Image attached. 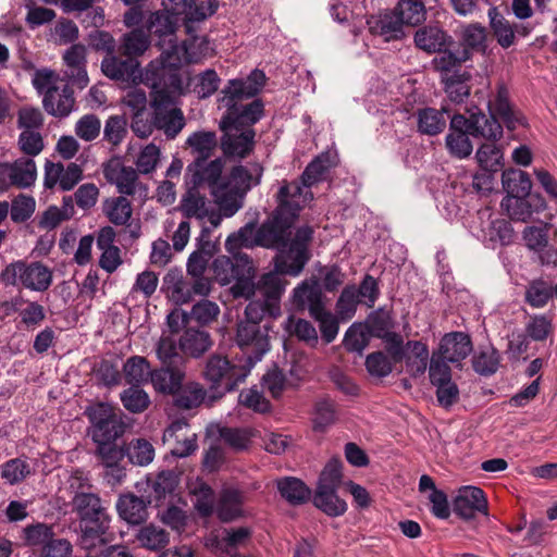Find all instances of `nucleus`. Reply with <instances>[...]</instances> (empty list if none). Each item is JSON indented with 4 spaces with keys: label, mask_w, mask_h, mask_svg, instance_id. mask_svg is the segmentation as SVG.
<instances>
[{
    "label": "nucleus",
    "mask_w": 557,
    "mask_h": 557,
    "mask_svg": "<svg viewBox=\"0 0 557 557\" xmlns=\"http://www.w3.org/2000/svg\"><path fill=\"white\" fill-rule=\"evenodd\" d=\"M312 198V193H302L297 181L283 182L276 194V209L258 227L259 246L276 249L275 269L289 276H298L310 259L309 245L313 236L312 227L301 226L297 228L290 240L289 237L300 210Z\"/></svg>",
    "instance_id": "f257e3e1"
},
{
    "label": "nucleus",
    "mask_w": 557,
    "mask_h": 557,
    "mask_svg": "<svg viewBox=\"0 0 557 557\" xmlns=\"http://www.w3.org/2000/svg\"><path fill=\"white\" fill-rule=\"evenodd\" d=\"M267 76L263 71L255 69L244 78L230 79L221 90L219 102L226 109L221 121L243 128H252L264 113L261 99H253L249 103L245 100L256 97L263 88Z\"/></svg>",
    "instance_id": "f03ea898"
},
{
    "label": "nucleus",
    "mask_w": 557,
    "mask_h": 557,
    "mask_svg": "<svg viewBox=\"0 0 557 557\" xmlns=\"http://www.w3.org/2000/svg\"><path fill=\"white\" fill-rule=\"evenodd\" d=\"M198 46H206L203 37H194L183 45H178L175 38L168 40V48L162 49L160 58L151 61L146 67L144 83L151 89L166 88L172 91H182L183 82L180 67L183 63H197L203 58V52L194 51Z\"/></svg>",
    "instance_id": "7ed1b4c3"
},
{
    "label": "nucleus",
    "mask_w": 557,
    "mask_h": 557,
    "mask_svg": "<svg viewBox=\"0 0 557 557\" xmlns=\"http://www.w3.org/2000/svg\"><path fill=\"white\" fill-rule=\"evenodd\" d=\"M73 512L81 529L79 547L85 554L97 556L108 541L111 517L98 494L79 492L72 499Z\"/></svg>",
    "instance_id": "20e7f679"
},
{
    "label": "nucleus",
    "mask_w": 557,
    "mask_h": 557,
    "mask_svg": "<svg viewBox=\"0 0 557 557\" xmlns=\"http://www.w3.org/2000/svg\"><path fill=\"white\" fill-rule=\"evenodd\" d=\"M219 256L212 262V271L216 282L224 286L234 282L231 287L235 298L249 299L253 295L255 267L252 260L242 252Z\"/></svg>",
    "instance_id": "39448f33"
},
{
    "label": "nucleus",
    "mask_w": 557,
    "mask_h": 557,
    "mask_svg": "<svg viewBox=\"0 0 557 557\" xmlns=\"http://www.w3.org/2000/svg\"><path fill=\"white\" fill-rule=\"evenodd\" d=\"M181 92L166 88L151 89L152 125L168 139H174L185 126L183 111L174 106V96Z\"/></svg>",
    "instance_id": "423d86ee"
},
{
    "label": "nucleus",
    "mask_w": 557,
    "mask_h": 557,
    "mask_svg": "<svg viewBox=\"0 0 557 557\" xmlns=\"http://www.w3.org/2000/svg\"><path fill=\"white\" fill-rule=\"evenodd\" d=\"M7 285H22L23 287L45 292L52 283V272L41 262L15 261L8 264L0 275Z\"/></svg>",
    "instance_id": "0eeeda50"
},
{
    "label": "nucleus",
    "mask_w": 557,
    "mask_h": 557,
    "mask_svg": "<svg viewBox=\"0 0 557 557\" xmlns=\"http://www.w3.org/2000/svg\"><path fill=\"white\" fill-rule=\"evenodd\" d=\"M86 413L90 421L89 434L95 444L116 442L124 434L125 424L111 406L100 403L88 408Z\"/></svg>",
    "instance_id": "6e6552de"
},
{
    "label": "nucleus",
    "mask_w": 557,
    "mask_h": 557,
    "mask_svg": "<svg viewBox=\"0 0 557 557\" xmlns=\"http://www.w3.org/2000/svg\"><path fill=\"white\" fill-rule=\"evenodd\" d=\"M469 116L454 114L451 126L456 128L466 127L467 132L474 138H482L486 141H498L504 134L503 126L493 113L486 115L478 107L468 109Z\"/></svg>",
    "instance_id": "1a4fd4ad"
},
{
    "label": "nucleus",
    "mask_w": 557,
    "mask_h": 557,
    "mask_svg": "<svg viewBox=\"0 0 557 557\" xmlns=\"http://www.w3.org/2000/svg\"><path fill=\"white\" fill-rule=\"evenodd\" d=\"M246 376L247 371L243 367L233 364L222 355L210 356L203 369V377L211 387H222L226 392L233 391Z\"/></svg>",
    "instance_id": "9d476101"
},
{
    "label": "nucleus",
    "mask_w": 557,
    "mask_h": 557,
    "mask_svg": "<svg viewBox=\"0 0 557 557\" xmlns=\"http://www.w3.org/2000/svg\"><path fill=\"white\" fill-rule=\"evenodd\" d=\"M225 161L222 158L214 160H194L187 165L185 183L191 187L207 186L210 194L225 186L226 175H223Z\"/></svg>",
    "instance_id": "9b49d317"
},
{
    "label": "nucleus",
    "mask_w": 557,
    "mask_h": 557,
    "mask_svg": "<svg viewBox=\"0 0 557 557\" xmlns=\"http://www.w3.org/2000/svg\"><path fill=\"white\" fill-rule=\"evenodd\" d=\"M219 127L223 133L221 149L226 157L243 159L252 151L256 136L253 128H243L221 120Z\"/></svg>",
    "instance_id": "f8f14e48"
},
{
    "label": "nucleus",
    "mask_w": 557,
    "mask_h": 557,
    "mask_svg": "<svg viewBox=\"0 0 557 557\" xmlns=\"http://www.w3.org/2000/svg\"><path fill=\"white\" fill-rule=\"evenodd\" d=\"M284 273L274 271L264 273L257 283L253 282V296L267 301L270 308V317L276 319L281 315V299L285 293L287 281L282 277Z\"/></svg>",
    "instance_id": "ddd939ff"
},
{
    "label": "nucleus",
    "mask_w": 557,
    "mask_h": 557,
    "mask_svg": "<svg viewBox=\"0 0 557 557\" xmlns=\"http://www.w3.org/2000/svg\"><path fill=\"white\" fill-rule=\"evenodd\" d=\"M37 176V169L33 158L23 157L12 163L0 164V189L10 185L20 188L32 186Z\"/></svg>",
    "instance_id": "4468645a"
},
{
    "label": "nucleus",
    "mask_w": 557,
    "mask_h": 557,
    "mask_svg": "<svg viewBox=\"0 0 557 557\" xmlns=\"http://www.w3.org/2000/svg\"><path fill=\"white\" fill-rule=\"evenodd\" d=\"M454 512L462 519L469 520L480 512L487 515V499L483 490L476 486H462L453 502Z\"/></svg>",
    "instance_id": "2eb2a0df"
},
{
    "label": "nucleus",
    "mask_w": 557,
    "mask_h": 557,
    "mask_svg": "<svg viewBox=\"0 0 557 557\" xmlns=\"http://www.w3.org/2000/svg\"><path fill=\"white\" fill-rule=\"evenodd\" d=\"M236 342L242 349H251L258 360L270 349L268 327L251 322L238 323Z\"/></svg>",
    "instance_id": "dca6fc26"
},
{
    "label": "nucleus",
    "mask_w": 557,
    "mask_h": 557,
    "mask_svg": "<svg viewBox=\"0 0 557 557\" xmlns=\"http://www.w3.org/2000/svg\"><path fill=\"white\" fill-rule=\"evenodd\" d=\"M86 54L87 48L82 44L72 45L63 53V62L66 67L64 75L72 85L81 89L85 88L89 83L86 70Z\"/></svg>",
    "instance_id": "f3484780"
},
{
    "label": "nucleus",
    "mask_w": 557,
    "mask_h": 557,
    "mask_svg": "<svg viewBox=\"0 0 557 557\" xmlns=\"http://www.w3.org/2000/svg\"><path fill=\"white\" fill-rule=\"evenodd\" d=\"M101 71L108 78L122 83H136L140 78L139 62L136 59H122L113 53L103 58Z\"/></svg>",
    "instance_id": "a211bd4d"
},
{
    "label": "nucleus",
    "mask_w": 557,
    "mask_h": 557,
    "mask_svg": "<svg viewBox=\"0 0 557 557\" xmlns=\"http://www.w3.org/2000/svg\"><path fill=\"white\" fill-rule=\"evenodd\" d=\"M292 304L298 311L308 310L310 317L324 309L323 294L315 280L304 281L294 288Z\"/></svg>",
    "instance_id": "6ab92c4d"
},
{
    "label": "nucleus",
    "mask_w": 557,
    "mask_h": 557,
    "mask_svg": "<svg viewBox=\"0 0 557 557\" xmlns=\"http://www.w3.org/2000/svg\"><path fill=\"white\" fill-rule=\"evenodd\" d=\"M106 177L116 185L117 191L122 195L133 196L135 194L146 195L147 187L138 180V173L132 166L108 165L104 169Z\"/></svg>",
    "instance_id": "aec40b11"
},
{
    "label": "nucleus",
    "mask_w": 557,
    "mask_h": 557,
    "mask_svg": "<svg viewBox=\"0 0 557 557\" xmlns=\"http://www.w3.org/2000/svg\"><path fill=\"white\" fill-rule=\"evenodd\" d=\"M416 46L428 52H442L444 48H448L453 42V37L437 24H429L418 28L413 37Z\"/></svg>",
    "instance_id": "412c9836"
},
{
    "label": "nucleus",
    "mask_w": 557,
    "mask_h": 557,
    "mask_svg": "<svg viewBox=\"0 0 557 557\" xmlns=\"http://www.w3.org/2000/svg\"><path fill=\"white\" fill-rule=\"evenodd\" d=\"M262 174L263 168L259 163H251L248 168L236 165L226 175L225 185L246 196L253 186L260 184Z\"/></svg>",
    "instance_id": "4be33fe9"
},
{
    "label": "nucleus",
    "mask_w": 557,
    "mask_h": 557,
    "mask_svg": "<svg viewBox=\"0 0 557 557\" xmlns=\"http://www.w3.org/2000/svg\"><path fill=\"white\" fill-rule=\"evenodd\" d=\"M472 351V343L467 334L454 332L446 334L440 343L436 352L442 359L455 363L467 358Z\"/></svg>",
    "instance_id": "5701e85b"
},
{
    "label": "nucleus",
    "mask_w": 557,
    "mask_h": 557,
    "mask_svg": "<svg viewBox=\"0 0 557 557\" xmlns=\"http://www.w3.org/2000/svg\"><path fill=\"white\" fill-rule=\"evenodd\" d=\"M193 282L188 283L183 278L176 280L170 287L171 297L177 304L189 302L195 295L206 297L211 292V281L205 275L191 276Z\"/></svg>",
    "instance_id": "b1692460"
},
{
    "label": "nucleus",
    "mask_w": 557,
    "mask_h": 557,
    "mask_svg": "<svg viewBox=\"0 0 557 557\" xmlns=\"http://www.w3.org/2000/svg\"><path fill=\"white\" fill-rule=\"evenodd\" d=\"M42 106L45 110L55 117H65L74 109L75 98L73 90L69 86L62 89H50L44 95Z\"/></svg>",
    "instance_id": "393cba45"
},
{
    "label": "nucleus",
    "mask_w": 557,
    "mask_h": 557,
    "mask_svg": "<svg viewBox=\"0 0 557 557\" xmlns=\"http://www.w3.org/2000/svg\"><path fill=\"white\" fill-rule=\"evenodd\" d=\"M185 373L176 366H163L152 371L150 382L154 389L166 395H175L182 387Z\"/></svg>",
    "instance_id": "a878e982"
},
{
    "label": "nucleus",
    "mask_w": 557,
    "mask_h": 557,
    "mask_svg": "<svg viewBox=\"0 0 557 557\" xmlns=\"http://www.w3.org/2000/svg\"><path fill=\"white\" fill-rule=\"evenodd\" d=\"M335 162L330 153H321L314 158L305 169L301 174V183L297 182L302 189V193H311L309 188L317 183L326 180Z\"/></svg>",
    "instance_id": "bb28decb"
},
{
    "label": "nucleus",
    "mask_w": 557,
    "mask_h": 557,
    "mask_svg": "<svg viewBox=\"0 0 557 557\" xmlns=\"http://www.w3.org/2000/svg\"><path fill=\"white\" fill-rule=\"evenodd\" d=\"M116 510L121 519L134 525L143 523L148 516L146 502L134 494L121 495Z\"/></svg>",
    "instance_id": "cd10ccee"
},
{
    "label": "nucleus",
    "mask_w": 557,
    "mask_h": 557,
    "mask_svg": "<svg viewBox=\"0 0 557 557\" xmlns=\"http://www.w3.org/2000/svg\"><path fill=\"white\" fill-rule=\"evenodd\" d=\"M369 24L371 32L383 37L385 41L397 40L405 35V24L394 10L382 14Z\"/></svg>",
    "instance_id": "c85d7f7f"
},
{
    "label": "nucleus",
    "mask_w": 557,
    "mask_h": 557,
    "mask_svg": "<svg viewBox=\"0 0 557 557\" xmlns=\"http://www.w3.org/2000/svg\"><path fill=\"white\" fill-rule=\"evenodd\" d=\"M212 345V341L208 332L188 327L180 338L181 350L190 357L199 358Z\"/></svg>",
    "instance_id": "c756f323"
},
{
    "label": "nucleus",
    "mask_w": 557,
    "mask_h": 557,
    "mask_svg": "<svg viewBox=\"0 0 557 557\" xmlns=\"http://www.w3.org/2000/svg\"><path fill=\"white\" fill-rule=\"evenodd\" d=\"M404 360L406 362L407 372L411 376L417 377L422 375L428 368V346L419 341L407 342Z\"/></svg>",
    "instance_id": "7c9ffc66"
},
{
    "label": "nucleus",
    "mask_w": 557,
    "mask_h": 557,
    "mask_svg": "<svg viewBox=\"0 0 557 557\" xmlns=\"http://www.w3.org/2000/svg\"><path fill=\"white\" fill-rule=\"evenodd\" d=\"M487 15L497 44L504 49L511 47L516 41L515 24L508 21L495 7L488 10Z\"/></svg>",
    "instance_id": "2f4dec72"
},
{
    "label": "nucleus",
    "mask_w": 557,
    "mask_h": 557,
    "mask_svg": "<svg viewBox=\"0 0 557 557\" xmlns=\"http://www.w3.org/2000/svg\"><path fill=\"white\" fill-rule=\"evenodd\" d=\"M281 496L292 505H302L310 499V488L299 479L285 476L276 481Z\"/></svg>",
    "instance_id": "473e14b6"
},
{
    "label": "nucleus",
    "mask_w": 557,
    "mask_h": 557,
    "mask_svg": "<svg viewBox=\"0 0 557 557\" xmlns=\"http://www.w3.org/2000/svg\"><path fill=\"white\" fill-rule=\"evenodd\" d=\"M470 73L466 71L455 72L450 76L442 77L444 90L451 102L461 103L470 96Z\"/></svg>",
    "instance_id": "72a5a7b5"
},
{
    "label": "nucleus",
    "mask_w": 557,
    "mask_h": 557,
    "mask_svg": "<svg viewBox=\"0 0 557 557\" xmlns=\"http://www.w3.org/2000/svg\"><path fill=\"white\" fill-rule=\"evenodd\" d=\"M187 187L188 189L181 201V210L187 219L195 218L199 221H203L211 206L206 196L200 194L197 187Z\"/></svg>",
    "instance_id": "f704fd0d"
},
{
    "label": "nucleus",
    "mask_w": 557,
    "mask_h": 557,
    "mask_svg": "<svg viewBox=\"0 0 557 557\" xmlns=\"http://www.w3.org/2000/svg\"><path fill=\"white\" fill-rule=\"evenodd\" d=\"M102 211L108 220L117 226L128 225L133 213L131 201L123 196L106 199Z\"/></svg>",
    "instance_id": "c9c22d12"
},
{
    "label": "nucleus",
    "mask_w": 557,
    "mask_h": 557,
    "mask_svg": "<svg viewBox=\"0 0 557 557\" xmlns=\"http://www.w3.org/2000/svg\"><path fill=\"white\" fill-rule=\"evenodd\" d=\"M338 488H317L313 504L317 508L331 517H338L346 512L347 504L337 495Z\"/></svg>",
    "instance_id": "e433bc0d"
},
{
    "label": "nucleus",
    "mask_w": 557,
    "mask_h": 557,
    "mask_svg": "<svg viewBox=\"0 0 557 557\" xmlns=\"http://www.w3.org/2000/svg\"><path fill=\"white\" fill-rule=\"evenodd\" d=\"M186 145L196 156L195 160H208L218 146V139L212 131H198L188 136Z\"/></svg>",
    "instance_id": "4c0bfd02"
},
{
    "label": "nucleus",
    "mask_w": 557,
    "mask_h": 557,
    "mask_svg": "<svg viewBox=\"0 0 557 557\" xmlns=\"http://www.w3.org/2000/svg\"><path fill=\"white\" fill-rule=\"evenodd\" d=\"M446 107L441 110L434 108H424L418 112V129L420 133L434 136L444 131L446 127V120L444 113H448Z\"/></svg>",
    "instance_id": "58836bf2"
},
{
    "label": "nucleus",
    "mask_w": 557,
    "mask_h": 557,
    "mask_svg": "<svg viewBox=\"0 0 557 557\" xmlns=\"http://www.w3.org/2000/svg\"><path fill=\"white\" fill-rule=\"evenodd\" d=\"M149 47V34L141 28H136L123 35L120 51L122 54L135 59L143 55Z\"/></svg>",
    "instance_id": "ea45409f"
},
{
    "label": "nucleus",
    "mask_w": 557,
    "mask_h": 557,
    "mask_svg": "<svg viewBox=\"0 0 557 557\" xmlns=\"http://www.w3.org/2000/svg\"><path fill=\"white\" fill-rule=\"evenodd\" d=\"M438 54L432 60L433 69L436 72H440L443 76H450L449 73L458 72L457 67H459L465 61L469 59V51L466 49L454 52L448 48H444L442 52H437Z\"/></svg>",
    "instance_id": "a19ab883"
},
{
    "label": "nucleus",
    "mask_w": 557,
    "mask_h": 557,
    "mask_svg": "<svg viewBox=\"0 0 557 557\" xmlns=\"http://www.w3.org/2000/svg\"><path fill=\"white\" fill-rule=\"evenodd\" d=\"M259 228L253 223H247L237 232L231 234L225 240V249L230 253L238 252L237 250L245 248H253L259 246Z\"/></svg>",
    "instance_id": "79ce46f5"
},
{
    "label": "nucleus",
    "mask_w": 557,
    "mask_h": 557,
    "mask_svg": "<svg viewBox=\"0 0 557 557\" xmlns=\"http://www.w3.org/2000/svg\"><path fill=\"white\" fill-rule=\"evenodd\" d=\"M148 30L158 37L175 38L177 28V16L169 10H159L150 14L148 20Z\"/></svg>",
    "instance_id": "37998d69"
},
{
    "label": "nucleus",
    "mask_w": 557,
    "mask_h": 557,
    "mask_svg": "<svg viewBox=\"0 0 557 557\" xmlns=\"http://www.w3.org/2000/svg\"><path fill=\"white\" fill-rule=\"evenodd\" d=\"M153 370L145 357L133 356L123 366V373L128 384L140 385L150 380Z\"/></svg>",
    "instance_id": "c03bdc74"
},
{
    "label": "nucleus",
    "mask_w": 557,
    "mask_h": 557,
    "mask_svg": "<svg viewBox=\"0 0 557 557\" xmlns=\"http://www.w3.org/2000/svg\"><path fill=\"white\" fill-rule=\"evenodd\" d=\"M503 186L507 196L528 197L532 188V182L527 172L510 170L503 173Z\"/></svg>",
    "instance_id": "a18cd8bd"
},
{
    "label": "nucleus",
    "mask_w": 557,
    "mask_h": 557,
    "mask_svg": "<svg viewBox=\"0 0 557 557\" xmlns=\"http://www.w3.org/2000/svg\"><path fill=\"white\" fill-rule=\"evenodd\" d=\"M471 136L466 127L456 128L450 125L449 133L446 136V147L449 153L458 159L468 158L473 150Z\"/></svg>",
    "instance_id": "49530a36"
},
{
    "label": "nucleus",
    "mask_w": 557,
    "mask_h": 557,
    "mask_svg": "<svg viewBox=\"0 0 557 557\" xmlns=\"http://www.w3.org/2000/svg\"><path fill=\"white\" fill-rule=\"evenodd\" d=\"M211 196L218 209L223 212L225 218L233 216L244 205L245 196L240 193L230 189L226 185L213 191Z\"/></svg>",
    "instance_id": "de8ad7c7"
},
{
    "label": "nucleus",
    "mask_w": 557,
    "mask_h": 557,
    "mask_svg": "<svg viewBox=\"0 0 557 557\" xmlns=\"http://www.w3.org/2000/svg\"><path fill=\"white\" fill-rule=\"evenodd\" d=\"M503 149L496 141L482 144L475 153L479 165L490 172H497L503 166Z\"/></svg>",
    "instance_id": "09e8293b"
},
{
    "label": "nucleus",
    "mask_w": 557,
    "mask_h": 557,
    "mask_svg": "<svg viewBox=\"0 0 557 557\" xmlns=\"http://www.w3.org/2000/svg\"><path fill=\"white\" fill-rule=\"evenodd\" d=\"M284 329L289 335L297 337L311 347L318 344L319 337L315 327L305 319L289 315L284 322Z\"/></svg>",
    "instance_id": "8fccbe9b"
},
{
    "label": "nucleus",
    "mask_w": 557,
    "mask_h": 557,
    "mask_svg": "<svg viewBox=\"0 0 557 557\" xmlns=\"http://www.w3.org/2000/svg\"><path fill=\"white\" fill-rule=\"evenodd\" d=\"M206 389L196 382L182 385L181 389L174 395V404L180 409L189 410L202 404L206 397Z\"/></svg>",
    "instance_id": "3c124183"
},
{
    "label": "nucleus",
    "mask_w": 557,
    "mask_h": 557,
    "mask_svg": "<svg viewBox=\"0 0 557 557\" xmlns=\"http://www.w3.org/2000/svg\"><path fill=\"white\" fill-rule=\"evenodd\" d=\"M125 454L131 463L144 467L153 460L154 448L149 441L145 438H137L126 445Z\"/></svg>",
    "instance_id": "603ef678"
},
{
    "label": "nucleus",
    "mask_w": 557,
    "mask_h": 557,
    "mask_svg": "<svg viewBox=\"0 0 557 557\" xmlns=\"http://www.w3.org/2000/svg\"><path fill=\"white\" fill-rule=\"evenodd\" d=\"M394 11L405 25H418L425 20V7L420 0H399Z\"/></svg>",
    "instance_id": "864d4df0"
},
{
    "label": "nucleus",
    "mask_w": 557,
    "mask_h": 557,
    "mask_svg": "<svg viewBox=\"0 0 557 557\" xmlns=\"http://www.w3.org/2000/svg\"><path fill=\"white\" fill-rule=\"evenodd\" d=\"M53 527L37 522L30 525H27L23 529L22 539L25 545L28 546H42V548L49 544V542H53Z\"/></svg>",
    "instance_id": "5fc2aeb1"
},
{
    "label": "nucleus",
    "mask_w": 557,
    "mask_h": 557,
    "mask_svg": "<svg viewBox=\"0 0 557 557\" xmlns=\"http://www.w3.org/2000/svg\"><path fill=\"white\" fill-rule=\"evenodd\" d=\"M120 399L124 408L132 413H141L150 405L149 395L140 387V385H132L124 389Z\"/></svg>",
    "instance_id": "6e6d98bb"
},
{
    "label": "nucleus",
    "mask_w": 557,
    "mask_h": 557,
    "mask_svg": "<svg viewBox=\"0 0 557 557\" xmlns=\"http://www.w3.org/2000/svg\"><path fill=\"white\" fill-rule=\"evenodd\" d=\"M242 494L237 490L223 491L219 505L218 516L222 521H232L240 515Z\"/></svg>",
    "instance_id": "4d7b16f0"
},
{
    "label": "nucleus",
    "mask_w": 557,
    "mask_h": 557,
    "mask_svg": "<svg viewBox=\"0 0 557 557\" xmlns=\"http://www.w3.org/2000/svg\"><path fill=\"white\" fill-rule=\"evenodd\" d=\"M219 314L220 308L216 302L202 299L193 306L189 314L183 312L182 320L186 323L190 318L197 323L206 325L216 320Z\"/></svg>",
    "instance_id": "13d9d810"
},
{
    "label": "nucleus",
    "mask_w": 557,
    "mask_h": 557,
    "mask_svg": "<svg viewBox=\"0 0 557 557\" xmlns=\"http://www.w3.org/2000/svg\"><path fill=\"white\" fill-rule=\"evenodd\" d=\"M359 302L357 287L355 285H347L336 301V314L339 320L348 321L352 319Z\"/></svg>",
    "instance_id": "bf43d9fd"
},
{
    "label": "nucleus",
    "mask_w": 557,
    "mask_h": 557,
    "mask_svg": "<svg viewBox=\"0 0 557 557\" xmlns=\"http://www.w3.org/2000/svg\"><path fill=\"white\" fill-rule=\"evenodd\" d=\"M96 455L101 459L107 469L116 470L120 475L123 474V469L119 467V462L125 457V448L119 446L116 442H109L104 444H96Z\"/></svg>",
    "instance_id": "052dcab7"
},
{
    "label": "nucleus",
    "mask_w": 557,
    "mask_h": 557,
    "mask_svg": "<svg viewBox=\"0 0 557 557\" xmlns=\"http://www.w3.org/2000/svg\"><path fill=\"white\" fill-rule=\"evenodd\" d=\"M370 342V333L366 326L360 323L351 324L344 336V347L351 352L362 355Z\"/></svg>",
    "instance_id": "680f3d73"
},
{
    "label": "nucleus",
    "mask_w": 557,
    "mask_h": 557,
    "mask_svg": "<svg viewBox=\"0 0 557 557\" xmlns=\"http://www.w3.org/2000/svg\"><path fill=\"white\" fill-rule=\"evenodd\" d=\"M137 541L145 548L159 550L169 543V534L163 529L149 524L138 531Z\"/></svg>",
    "instance_id": "e2e57ef3"
},
{
    "label": "nucleus",
    "mask_w": 557,
    "mask_h": 557,
    "mask_svg": "<svg viewBox=\"0 0 557 557\" xmlns=\"http://www.w3.org/2000/svg\"><path fill=\"white\" fill-rule=\"evenodd\" d=\"M486 28L479 23H471L461 29L463 49L484 51L486 48Z\"/></svg>",
    "instance_id": "0e129e2a"
},
{
    "label": "nucleus",
    "mask_w": 557,
    "mask_h": 557,
    "mask_svg": "<svg viewBox=\"0 0 557 557\" xmlns=\"http://www.w3.org/2000/svg\"><path fill=\"white\" fill-rule=\"evenodd\" d=\"M30 474V467L21 458L10 459L0 467V475L10 485L22 482Z\"/></svg>",
    "instance_id": "69168bd1"
},
{
    "label": "nucleus",
    "mask_w": 557,
    "mask_h": 557,
    "mask_svg": "<svg viewBox=\"0 0 557 557\" xmlns=\"http://www.w3.org/2000/svg\"><path fill=\"white\" fill-rule=\"evenodd\" d=\"M500 206L513 221L525 222L533 212L527 197L506 196Z\"/></svg>",
    "instance_id": "338daca9"
},
{
    "label": "nucleus",
    "mask_w": 557,
    "mask_h": 557,
    "mask_svg": "<svg viewBox=\"0 0 557 557\" xmlns=\"http://www.w3.org/2000/svg\"><path fill=\"white\" fill-rule=\"evenodd\" d=\"M553 296V287L543 280L532 281L525 290V302L533 308H543Z\"/></svg>",
    "instance_id": "774afa93"
}]
</instances>
